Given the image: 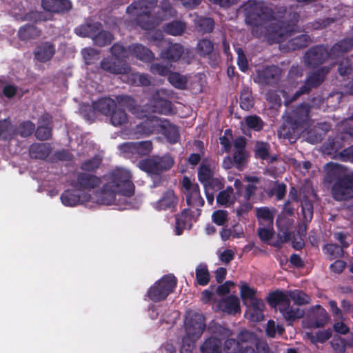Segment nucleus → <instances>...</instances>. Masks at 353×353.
I'll list each match as a JSON object with an SVG mask.
<instances>
[{
	"instance_id": "1",
	"label": "nucleus",
	"mask_w": 353,
	"mask_h": 353,
	"mask_svg": "<svg viewBox=\"0 0 353 353\" xmlns=\"http://www.w3.org/2000/svg\"><path fill=\"white\" fill-rule=\"evenodd\" d=\"M245 23L252 26L253 37L263 38L269 44L281 43L298 31L299 14L290 13V21H271L274 12L263 1H248L244 8Z\"/></svg>"
},
{
	"instance_id": "2",
	"label": "nucleus",
	"mask_w": 353,
	"mask_h": 353,
	"mask_svg": "<svg viewBox=\"0 0 353 353\" xmlns=\"http://www.w3.org/2000/svg\"><path fill=\"white\" fill-rule=\"evenodd\" d=\"M325 183L332 184L331 194L336 201H345L353 198V172H346L337 163L329 162L325 166Z\"/></svg>"
},
{
	"instance_id": "3",
	"label": "nucleus",
	"mask_w": 353,
	"mask_h": 353,
	"mask_svg": "<svg viewBox=\"0 0 353 353\" xmlns=\"http://www.w3.org/2000/svg\"><path fill=\"white\" fill-rule=\"evenodd\" d=\"M157 0H137L126 8V12L135 15L137 24L143 30H151L154 27L151 12L157 6Z\"/></svg>"
},
{
	"instance_id": "4",
	"label": "nucleus",
	"mask_w": 353,
	"mask_h": 353,
	"mask_svg": "<svg viewBox=\"0 0 353 353\" xmlns=\"http://www.w3.org/2000/svg\"><path fill=\"white\" fill-rule=\"evenodd\" d=\"M267 302L272 307L280 306L279 310L281 313L288 321H294L296 319L302 318L303 316V311L299 308H293L290 306L288 292H283L279 290L272 292L267 297Z\"/></svg>"
},
{
	"instance_id": "5",
	"label": "nucleus",
	"mask_w": 353,
	"mask_h": 353,
	"mask_svg": "<svg viewBox=\"0 0 353 353\" xmlns=\"http://www.w3.org/2000/svg\"><path fill=\"white\" fill-rule=\"evenodd\" d=\"M108 183L119 190V194L130 197L134 194V185L130 172L123 168H117L107 176Z\"/></svg>"
},
{
	"instance_id": "6",
	"label": "nucleus",
	"mask_w": 353,
	"mask_h": 353,
	"mask_svg": "<svg viewBox=\"0 0 353 353\" xmlns=\"http://www.w3.org/2000/svg\"><path fill=\"white\" fill-rule=\"evenodd\" d=\"M177 280L173 274L164 275L156 281L147 292L150 300L154 303L161 302L173 292L176 287Z\"/></svg>"
},
{
	"instance_id": "7",
	"label": "nucleus",
	"mask_w": 353,
	"mask_h": 353,
	"mask_svg": "<svg viewBox=\"0 0 353 353\" xmlns=\"http://www.w3.org/2000/svg\"><path fill=\"white\" fill-rule=\"evenodd\" d=\"M174 163V159L169 154L153 155L139 161L138 167L148 174L161 175L163 172L170 170Z\"/></svg>"
},
{
	"instance_id": "8",
	"label": "nucleus",
	"mask_w": 353,
	"mask_h": 353,
	"mask_svg": "<svg viewBox=\"0 0 353 353\" xmlns=\"http://www.w3.org/2000/svg\"><path fill=\"white\" fill-rule=\"evenodd\" d=\"M329 72V67L321 66L308 73L303 84L292 94L288 102L296 101L301 95L309 94L313 89L319 87L324 82Z\"/></svg>"
},
{
	"instance_id": "9",
	"label": "nucleus",
	"mask_w": 353,
	"mask_h": 353,
	"mask_svg": "<svg viewBox=\"0 0 353 353\" xmlns=\"http://www.w3.org/2000/svg\"><path fill=\"white\" fill-rule=\"evenodd\" d=\"M282 69L276 65H265L256 70L254 81L261 85H274L279 83Z\"/></svg>"
},
{
	"instance_id": "10",
	"label": "nucleus",
	"mask_w": 353,
	"mask_h": 353,
	"mask_svg": "<svg viewBox=\"0 0 353 353\" xmlns=\"http://www.w3.org/2000/svg\"><path fill=\"white\" fill-rule=\"evenodd\" d=\"M330 57L327 46L316 45L309 48L304 54L303 62L308 68H316L323 64Z\"/></svg>"
},
{
	"instance_id": "11",
	"label": "nucleus",
	"mask_w": 353,
	"mask_h": 353,
	"mask_svg": "<svg viewBox=\"0 0 353 353\" xmlns=\"http://www.w3.org/2000/svg\"><path fill=\"white\" fill-rule=\"evenodd\" d=\"M185 327L187 334L196 340L203 333L205 329V316L197 312L190 313L185 319Z\"/></svg>"
},
{
	"instance_id": "12",
	"label": "nucleus",
	"mask_w": 353,
	"mask_h": 353,
	"mask_svg": "<svg viewBox=\"0 0 353 353\" xmlns=\"http://www.w3.org/2000/svg\"><path fill=\"white\" fill-rule=\"evenodd\" d=\"M120 151L125 157L138 155L139 157L149 155L153 148L151 141H142L138 142H125L119 146Z\"/></svg>"
},
{
	"instance_id": "13",
	"label": "nucleus",
	"mask_w": 353,
	"mask_h": 353,
	"mask_svg": "<svg viewBox=\"0 0 353 353\" xmlns=\"http://www.w3.org/2000/svg\"><path fill=\"white\" fill-rule=\"evenodd\" d=\"M100 65L104 71L114 74H125L130 72L131 68L125 60L112 57L103 58Z\"/></svg>"
},
{
	"instance_id": "14",
	"label": "nucleus",
	"mask_w": 353,
	"mask_h": 353,
	"mask_svg": "<svg viewBox=\"0 0 353 353\" xmlns=\"http://www.w3.org/2000/svg\"><path fill=\"white\" fill-rule=\"evenodd\" d=\"M301 128H306L310 121V106L306 102H303L294 107L287 117Z\"/></svg>"
},
{
	"instance_id": "15",
	"label": "nucleus",
	"mask_w": 353,
	"mask_h": 353,
	"mask_svg": "<svg viewBox=\"0 0 353 353\" xmlns=\"http://www.w3.org/2000/svg\"><path fill=\"white\" fill-rule=\"evenodd\" d=\"M162 125V119L156 116H151L136 125L134 134L140 137H147L155 131H159Z\"/></svg>"
},
{
	"instance_id": "16",
	"label": "nucleus",
	"mask_w": 353,
	"mask_h": 353,
	"mask_svg": "<svg viewBox=\"0 0 353 353\" xmlns=\"http://www.w3.org/2000/svg\"><path fill=\"white\" fill-rule=\"evenodd\" d=\"M178 197L173 190L169 189L163 192L161 198L154 202L152 205L157 211L176 210L178 204Z\"/></svg>"
},
{
	"instance_id": "17",
	"label": "nucleus",
	"mask_w": 353,
	"mask_h": 353,
	"mask_svg": "<svg viewBox=\"0 0 353 353\" xmlns=\"http://www.w3.org/2000/svg\"><path fill=\"white\" fill-rule=\"evenodd\" d=\"M101 183L100 177L86 172H79L76 181L72 183L77 190H91L97 188Z\"/></svg>"
},
{
	"instance_id": "18",
	"label": "nucleus",
	"mask_w": 353,
	"mask_h": 353,
	"mask_svg": "<svg viewBox=\"0 0 353 353\" xmlns=\"http://www.w3.org/2000/svg\"><path fill=\"white\" fill-rule=\"evenodd\" d=\"M60 199L64 205L72 207L89 201L91 194L85 192L80 193L76 190L68 189L61 194Z\"/></svg>"
},
{
	"instance_id": "19",
	"label": "nucleus",
	"mask_w": 353,
	"mask_h": 353,
	"mask_svg": "<svg viewBox=\"0 0 353 353\" xmlns=\"http://www.w3.org/2000/svg\"><path fill=\"white\" fill-rule=\"evenodd\" d=\"M43 9L48 12L64 14L72 8L70 0H41Z\"/></svg>"
},
{
	"instance_id": "20",
	"label": "nucleus",
	"mask_w": 353,
	"mask_h": 353,
	"mask_svg": "<svg viewBox=\"0 0 353 353\" xmlns=\"http://www.w3.org/2000/svg\"><path fill=\"white\" fill-rule=\"evenodd\" d=\"M303 128L296 123H294L288 117L278 130L280 137L288 139L290 141H295Z\"/></svg>"
},
{
	"instance_id": "21",
	"label": "nucleus",
	"mask_w": 353,
	"mask_h": 353,
	"mask_svg": "<svg viewBox=\"0 0 353 353\" xmlns=\"http://www.w3.org/2000/svg\"><path fill=\"white\" fill-rule=\"evenodd\" d=\"M195 212L190 208L183 209L181 213L175 215V232L176 235H181L187 226L192 225Z\"/></svg>"
},
{
	"instance_id": "22",
	"label": "nucleus",
	"mask_w": 353,
	"mask_h": 353,
	"mask_svg": "<svg viewBox=\"0 0 353 353\" xmlns=\"http://www.w3.org/2000/svg\"><path fill=\"white\" fill-rule=\"evenodd\" d=\"M55 53V45L50 41H44L37 46L34 54L37 61L46 63L51 60Z\"/></svg>"
},
{
	"instance_id": "23",
	"label": "nucleus",
	"mask_w": 353,
	"mask_h": 353,
	"mask_svg": "<svg viewBox=\"0 0 353 353\" xmlns=\"http://www.w3.org/2000/svg\"><path fill=\"white\" fill-rule=\"evenodd\" d=\"M311 326L314 328L324 327L327 324L329 316L326 310L321 305L313 306L310 311Z\"/></svg>"
},
{
	"instance_id": "24",
	"label": "nucleus",
	"mask_w": 353,
	"mask_h": 353,
	"mask_svg": "<svg viewBox=\"0 0 353 353\" xmlns=\"http://www.w3.org/2000/svg\"><path fill=\"white\" fill-rule=\"evenodd\" d=\"M184 53V48L179 43H170L166 48L161 52L160 57L162 59L170 63L179 61Z\"/></svg>"
},
{
	"instance_id": "25",
	"label": "nucleus",
	"mask_w": 353,
	"mask_h": 353,
	"mask_svg": "<svg viewBox=\"0 0 353 353\" xmlns=\"http://www.w3.org/2000/svg\"><path fill=\"white\" fill-rule=\"evenodd\" d=\"M150 103L152 106L151 111L152 112L165 115L172 112V102L167 99L161 98L158 92L153 95Z\"/></svg>"
},
{
	"instance_id": "26",
	"label": "nucleus",
	"mask_w": 353,
	"mask_h": 353,
	"mask_svg": "<svg viewBox=\"0 0 353 353\" xmlns=\"http://www.w3.org/2000/svg\"><path fill=\"white\" fill-rule=\"evenodd\" d=\"M186 203L188 206L196 208V216H200L201 210L200 208L203 206L205 202L200 194L199 186L195 183L193 189L186 194Z\"/></svg>"
},
{
	"instance_id": "27",
	"label": "nucleus",
	"mask_w": 353,
	"mask_h": 353,
	"mask_svg": "<svg viewBox=\"0 0 353 353\" xmlns=\"http://www.w3.org/2000/svg\"><path fill=\"white\" fill-rule=\"evenodd\" d=\"M345 147L344 143L340 141L337 136L328 137L322 145V152L327 155L333 156L334 159L337 158L338 153Z\"/></svg>"
},
{
	"instance_id": "28",
	"label": "nucleus",
	"mask_w": 353,
	"mask_h": 353,
	"mask_svg": "<svg viewBox=\"0 0 353 353\" xmlns=\"http://www.w3.org/2000/svg\"><path fill=\"white\" fill-rule=\"evenodd\" d=\"M128 49L134 57L142 61L151 62L154 59V53L142 44L133 43L128 46Z\"/></svg>"
},
{
	"instance_id": "29",
	"label": "nucleus",
	"mask_w": 353,
	"mask_h": 353,
	"mask_svg": "<svg viewBox=\"0 0 353 353\" xmlns=\"http://www.w3.org/2000/svg\"><path fill=\"white\" fill-rule=\"evenodd\" d=\"M177 12L170 0H162L159 6V10L155 14V18L158 21H162L174 18Z\"/></svg>"
},
{
	"instance_id": "30",
	"label": "nucleus",
	"mask_w": 353,
	"mask_h": 353,
	"mask_svg": "<svg viewBox=\"0 0 353 353\" xmlns=\"http://www.w3.org/2000/svg\"><path fill=\"white\" fill-rule=\"evenodd\" d=\"M312 43V39L307 34H301L288 39L286 48L289 51H295L307 48Z\"/></svg>"
},
{
	"instance_id": "31",
	"label": "nucleus",
	"mask_w": 353,
	"mask_h": 353,
	"mask_svg": "<svg viewBox=\"0 0 353 353\" xmlns=\"http://www.w3.org/2000/svg\"><path fill=\"white\" fill-rule=\"evenodd\" d=\"M116 107L115 101L110 97H102L92 103L93 110L105 116L110 115Z\"/></svg>"
},
{
	"instance_id": "32",
	"label": "nucleus",
	"mask_w": 353,
	"mask_h": 353,
	"mask_svg": "<svg viewBox=\"0 0 353 353\" xmlns=\"http://www.w3.org/2000/svg\"><path fill=\"white\" fill-rule=\"evenodd\" d=\"M50 152L51 147L47 143H34L29 148L30 157L35 159H45Z\"/></svg>"
},
{
	"instance_id": "33",
	"label": "nucleus",
	"mask_w": 353,
	"mask_h": 353,
	"mask_svg": "<svg viewBox=\"0 0 353 353\" xmlns=\"http://www.w3.org/2000/svg\"><path fill=\"white\" fill-rule=\"evenodd\" d=\"M219 306L221 310L230 314H235L240 311L239 299L235 296H228L219 302Z\"/></svg>"
},
{
	"instance_id": "34",
	"label": "nucleus",
	"mask_w": 353,
	"mask_h": 353,
	"mask_svg": "<svg viewBox=\"0 0 353 353\" xmlns=\"http://www.w3.org/2000/svg\"><path fill=\"white\" fill-rule=\"evenodd\" d=\"M236 197L234 195V189L232 186H228L223 189L216 196V203L219 205L225 208L230 207L234 204Z\"/></svg>"
},
{
	"instance_id": "35",
	"label": "nucleus",
	"mask_w": 353,
	"mask_h": 353,
	"mask_svg": "<svg viewBox=\"0 0 353 353\" xmlns=\"http://www.w3.org/2000/svg\"><path fill=\"white\" fill-rule=\"evenodd\" d=\"M275 210L268 207L256 208V216L259 225H274Z\"/></svg>"
},
{
	"instance_id": "36",
	"label": "nucleus",
	"mask_w": 353,
	"mask_h": 353,
	"mask_svg": "<svg viewBox=\"0 0 353 353\" xmlns=\"http://www.w3.org/2000/svg\"><path fill=\"white\" fill-rule=\"evenodd\" d=\"M167 141L172 143H176L180 139L178 128L170 124L167 120H162V125L160 127Z\"/></svg>"
},
{
	"instance_id": "37",
	"label": "nucleus",
	"mask_w": 353,
	"mask_h": 353,
	"mask_svg": "<svg viewBox=\"0 0 353 353\" xmlns=\"http://www.w3.org/2000/svg\"><path fill=\"white\" fill-rule=\"evenodd\" d=\"M117 194H119V190L107 182L99 192L100 201L102 204L110 205L116 200Z\"/></svg>"
},
{
	"instance_id": "38",
	"label": "nucleus",
	"mask_w": 353,
	"mask_h": 353,
	"mask_svg": "<svg viewBox=\"0 0 353 353\" xmlns=\"http://www.w3.org/2000/svg\"><path fill=\"white\" fill-rule=\"evenodd\" d=\"M101 28L99 22L86 23L75 29V33L83 37H90L93 39L97 32Z\"/></svg>"
},
{
	"instance_id": "39",
	"label": "nucleus",
	"mask_w": 353,
	"mask_h": 353,
	"mask_svg": "<svg viewBox=\"0 0 353 353\" xmlns=\"http://www.w3.org/2000/svg\"><path fill=\"white\" fill-rule=\"evenodd\" d=\"M41 32V30L36 26L26 24L19 28L17 34L20 40L26 41L39 37Z\"/></svg>"
},
{
	"instance_id": "40",
	"label": "nucleus",
	"mask_w": 353,
	"mask_h": 353,
	"mask_svg": "<svg viewBox=\"0 0 353 353\" xmlns=\"http://www.w3.org/2000/svg\"><path fill=\"white\" fill-rule=\"evenodd\" d=\"M214 26V21L211 17H197L194 19L195 28L199 32L202 34L212 32Z\"/></svg>"
},
{
	"instance_id": "41",
	"label": "nucleus",
	"mask_w": 353,
	"mask_h": 353,
	"mask_svg": "<svg viewBox=\"0 0 353 353\" xmlns=\"http://www.w3.org/2000/svg\"><path fill=\"white\" fill-rule=\"evenodd\" d=\"M201 353H221L222 341L216 337H210L201 346Z\"/></svg>"
},
{
	"instance_id": "42",
	"label": "nucleus",
	"mask_w": 353,
	"mask_h": 353,
	"mask_svg": "<svg viewBox=\"0 0 353 353\" xmlns=\"http://www.w3.org/2000/svg\"><path fill=\"white\" fill-rule=\"evenodd\" d=\"M196 281L201 286L207 285L210 280V274L208 266L205 263L199 264L195 270Z\"/></svg>"
},
{
	"instance_id": "43",
	"label": "nucleus",
	"mask_w": 353,
	"mask_h": 353,
	"mask_svg": "<svg viewBox=\"0 0 353 353\" xmlns=\"http://www.w3.org/2000/svg\"><path fill=\"white\" fill-rule=\"evenodd\" d=\"M185 29V23L178 20L172 21L167 23L164 27L165 32L172 36H179L183 34Z\"/></svg>"
},
{
	"instance_id": "44",
	"label": "nucleus",
	"mask_w": 353,
	"mask_h": 353,
	"mask_svg": "<svg viewBox=\"0 0 353 353\" xmlns=\"http://www.w3.org/2000/svg\"><path fill=\"white\" fill-rule=\"evenodd\" d=\"M252 304V314L251 319L253 321H261L263 319V310L265 308V304L262 299H255L251 301Z\"/></svg>"
},
{
	"instance_id": "45",
	"label": "nucleus",
	"mask_w": 353,
	"mask_h": 353,
	"mask_svg": "<svg viewBox=\"0 0 353 353\" xmlns=\"http://www.w3.org/2000/svg\"><path fill=\"white\" fill-rule=\"evenodd\" d=\"M290 301H292L297 305H303L310 303V297L303 291L300 290H294L288 291Z\"/></svg>"
},
{
	"instance_id": "46",
	"label": "nucleus",
	"mask_w": 353,
	"mask_h": 353,
	"mask_svg": "<svg viewBox=\"0 0 353 353\" xmlns=\"http://www.w3.org/2000/svg\"><path fill=\"white\" fill-rule=\"evenodd\" d=\"M114 39V37L112 33L106 30H99L97 34L93 37L94 43L99 47H104L111 44Z\"/></svg>"
},
{
	"instance_id": "47",
	"label": "nucleus",
	"mask_w": 353,
	"mask_h": 353,
	"mask_svg": "<svg viewBox=\"0 0 353 353\" xmlns=\"http://www.w3.org/2000/svg\"><path fill=\"white\" fill-rule=\"evenodd\" d=\"M110 116V122L114 126H121L128 122V115L122 108L116 107Z\"/></svg>"
},
{
	"instance_id": "48",
	"label": "nucleus",
	"mask_w": 353,
	"mask_h": 353,
	"mask_svg": "<svg viewBox=\"0 0 353 353\" xmlns=\"http://www.w3.org/2000/svg\"><path fill=\"white\" fill-rule=\"evenodd\" d=\"M254 105L252 91L249 88H244L240 94V107L244 110H250Z\"/></svg>"
},
{
	"instance_id": "49",
	"label": "nucleus",
	"mask_w": 353,
	"mask_h": 353,
	"mask_svg": "<svg viewBox=\"0 0 353 353\" xmlns=\"http://www.w3.org/2000/svg\"><path fill=\"white\" fill-rule=\"evenodd\" d=\"M270 145L264 141H256L254 145V155L256 159L267 160L270 157Z\"/></svg>"
},
{
	"instance_id": "50",
	"label": "nucleus",
	"mask_w": 353,
	"mask_h": 353,
	"mask_svg": "<svg viewBox=\"0 0 353 353\" xmlns=\"http://www.w3.org/2000/svg\"><path fill=\"white\" fill-rule=\"evenodd\" d=\"M168 81L175 88L185 90L187 86V78L179 72H171L168 76Z\"/></svg>"
},
{
	"instance_id": "51",
	"label": "nucleus",
	"mask_w": 353,
	"mask_h": 353,
	"mask_svg": "<svg viewBox=\"0 0 353 353\" xmlns=\"http://www.w3.org/2000/svg\"><path fill=\"white\" fill-rule=\"evenodd\" d=\"M353 48V39L345 38L335 43L331 48L334 54L348 52Z\"/></svg>"
},
{
	"instance_id": "52",
	"label": "nucleus",
	"mask_w": 353,
	"mask_h": 353,
	"mask_svg": "<svg viewBox=\"0 0 353 353\" xmlns=\"http://www.w3.org/2000/svg\"><path fill=\"white\" fill-rule=\"evenodd\" d=\"M198 54L203 57L210 55L214 51V43L210 39H200L196 45Z\"/></svg>"
},
{
	"instance_id": "53",
	"label": "nucleus",
	"mask_w": 353,
	"mask_h": 353,
	"mask_svg": "<svg viewBox=\"0 0 353 353\" xmlns=\"http://www.w3.org/2000/svg\"><path fill=\"white\" fill-rule=\"evenodd\" d=\"M301 212L304 221L305 223L311 222L314 213L313 203L311 200L304 199L301 201Z\"/></svg>"
},
{
	"instance_id": "54",
	"label": "nucleus",
	"mask_w": 353,
	"mask_h": 353,
	"mask_svg": "<svg viewBox=\"0 0 353 353\" xmlns=\"http://www.w3.org/2000/svg\"><path fill=\"white\" fill-rule=\"evenodd\" d=\"M323 250L331 259L340 258L343 255V248L336 243H328L323 248Z\"/></svg>"
},
{
	"instance_id": "55",
	"label": "nucleus",
	"mask_w": 353,
	"mask_h": 353,
	"mask_svg": "<svg viewBox=\"0 0 353 353\" xmlns=\"http://www.w3.org/2000/svg\"><path fill=\"white\" fill-rule=\"evenodd\" d=\"M336 136L342 143H344V145L353 142V126L345 125L339 129Z\"/></svg>"
},
{
	"instance_id": "56",
	"label": "nucleus",
	"mask_w": 353,
	"mask_h": 353,
	"mask_svg": "<svg viewBox=\"0 0 353 353\" xmlns=\"http://www.w3.org/2000/svg\"><path fill=\"white\" fill-rule=\"evenodd\" d=\"M101 163V158L99 155H95L92 158L83 162L80 168L86 172H93L99 168Z\"/></svg>"
},
{
	"instance_id": "57",
	"label": "nucleus",
	"mask_w": 353,
	"mask_h": 353,
	"mask_svg": "<svg viewBox=\"0 0 353 353\" xmlns=\"http://www.w3.org/2000/svg\"><path fill=\"white\" fill-rule=\"evenodd\" d=\"M307 336L312 343H325L327 341L331 336L332 332L330 330H319L314 334L313 333H307Z\"/></svg>"
},
{
	"instance_id": "58",
	"label": "nucleus",
	"mask_w": 353,
	"mask_h": 353,
	"mask_svg": "<svg viewBox=\"0 0 353 353\" xmlns=\"http://www.w3.org/2000/svg\"><path fill=\"white\" fill-rule=\"evenodd\" d=\"M338 72L341 76H345L353 72V57L342 59L338 65Z\"/></svg>"
},
{
	"instance_id": "59",
	"label": "nucleus",
	"mask_w": 353,
	"mask_h": 353,
	"mask_svg": "<svg viewBox=\"0 0 353 353\" xmlns=\"http://www.w3.org/2000/svg\"><path fill=\"white\" fill-rule=\"evenodd\" d=\"M245 121L249 128L256 132L261 131L264 125V122L257 115L248 116L245 117Z\"/></svg>"
},
{
	"instance_id": "60",
	"label": "nucleus",
	"mask_w": 353,
	"mask_h": 353,
	"mask_svg": "<svg viewBox=\"0 0 353 353\" xmlns=\"http://www.w3.org/2000/svg\"><path fill=\"white\" fill-rule=\"evenodd\" d=\"M258 228L257 234L260 239L263 242H267L272 239L274 230V225H260Z\"/></svg>"
},
{
	"instance_id": "61",
	"label": "nucleus",
	"mask_w": 353,
	"mask_h": 353,
	"mask_svg": "<svg viewBox=\"0 0 353 353\" xmlns=\"http://www.w3.org/2000/svg\"><path fill=\"white\" fill-rule=\"evenodd\" d=\"M204 189L216 192L221 191L224 188V179L212 178L208 182L203 184Z\"/></svg>"
},
{
	"instance_id": "62",
	"label": "nucleus",
	"mask_w": 353,
	"mask_h": 353,
	"mask_svg": "<svg viewBox=\"0 0 353 353\" xmlns=\"http://www.w3.org/2000/svg\"><path fill=\"white\" fill-rule=\"evenodd\" d=\"M208 330L212 334H217L218 336L223 338L230 337L232 334V332L230 329L226 328L216 323H212L210 324Z\"/></svg>"
},
{
	"instance_id": "63",
	"label": "nucleus",
	"mask_w": 353,
	"mask_h": 353,
	"mask_svg": "<svg viewBox=\"0 0 353 353\" xmlns=\"http://www.w3.org/2000/svg\"><path fill=\"white\" fill-rule=\"evenodd\" d=\"M35 130V125L30 121H23L19 124L17 133L21 137H28Z\"/></svg>"
},
{
	"instance_id": "64",
	"label": "nucleus",
	"mask_w": 353,
	"mask_h": 353,
	"mask_svg": "<svg viewBox=\"0 0 353 353\" xmlns=\"http://www.w3.org/2000/svg\"><path fill=\"white\" fill-rule=\"evenodd\" d=\"M212 178V172L210 166L208 164H202L198 169V179L203 185Z\"/></svg>"
}]
</instances>
